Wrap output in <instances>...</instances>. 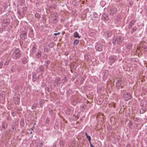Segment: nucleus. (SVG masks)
<instances>
[{"mask_svg":"<svg viewBox=\"0 0 147 147\" xmlns=\"http://www.w3.org/2000/svg\"><path fill=\"white\" fill-rule=\"evenodd\" d=\"M104 48V46L101 45H98L96 46V50L99 51H101Z\"/></svg>","mask_w":147,"mask_h":147,"instance_id":"7ed1b4c3","label":"nucleus"},{"mask_svg":"<svg viewBox=\"0 0 147 147\" xmlns=\"http://www.w3.org/2000/svg\"><path fill=\"white\" fill-rule=\"evenodd\" d=\"M46 121L47 123H48L49 121V119H48V118H47L46 120Z\"/></svg>","mask_w":147,"mask_h":147,"instance_id":"bb28decb","label":"nucleus"},{"mask_svg":"<svg viewBox=\"0 0 147 147\" xmlns=\"http://www.w3.org/2000/svg\"><path fill=\"white\" fill-rule=\"evenodd\" d=\"M45 49H44V51H45Z\"/></svg>","mask_w":147,"mask_h":147,"instance_id":"72a5a7b5","label":"nucleus"},{"mask_svg":"<svg viewBox=\"0 0 147 147\" xmlns=\"http://www.w3.org/2000/svg\"><path fill=\"white\" fill-rule=\"evenodd\" d=\"M123 40V38L120 36H117L113 40V43L116 45V44L120 45L122 42Z\"/></svg>","mask_w":147,"mask_h":147,"instance_id":"f257e3e1","label":"nucleus"},{"mask_svg":"<svg viewBox=\"0 0 147 147\" xmlns=\"http://www.w3.org/2000/svg\"><path fill=\"white\" fill-rule=\"evenodd\" d=\"M24 35V38H25V37L26 36V35L25 34H23L22 35V36H23Z\"/></svg>","mask_w":147,"mask_h":147,"instance_id":"cd10ccee","label":"nucleus"},{"mask_svg":"<svg viewBox=\"0 0 147 147\" xmlns=\"http://www.w3.org/2000/svg\"><path fill=\"white\" fill-rule=\"evenodd\" d=\"M85 134L86 136H88L86 133H85Z\"/></svg>","mask_w":147,"mask_h":147,"instance_id":"c756f323","label":"nucleus"},{"mask_svg":"<svg viewBox=\"0 0 147 147\" xmlns=\"http://www.w3.org/2000/svg\"><path fill=\"white\" fill-rule=\"evenodd\" d=\"M43 70V68L42 66H40L37 69V71H42Z\"/></svg>","mask_w":147,"mask_h":147,"instance_id":"9d476101","label":"nucleus"},{"mask_svg":"<svg viewBox=\"0 0 147 147\" xmlns=\"http://www.w3.org/2000/svg\"><path fill=\"white\" fill-rule=\"evenodd\" d=\"M53 147H56V146H54Z\"/></svg>","mask_w":147,"mask_h":147,"instance_id":"473e14b6","label":"nucleus"},{"mask_svg":"<svg viewBox=\"0 0 147 147\" xmlns=\"http://www.w3.org/2000/svg\"><path fill=\"white\" fill-rule=\"evenodd\" d=\"M146 111V109H141L140 111V113H144Z\"/></svg>","mask_w":147,"mask_h":147,"instance_id":"f3484780","label":"nucleus"},{"mask_svg":"<svg viewBox=\"0 0 147 147\" xmlns=\"http://www.w3.org/2000/svg\"><path fill=\"white\" fill-rule=\"evenodd\" d=\"M79 42V40H76L74 42V44L75 45H77L78 44Z\"/></svg>","mask_w":147,"mask_h":147,"instance_id":"ddd939ff","label":"nucleus"},{"mask_svg":"<svg viewBox=\"0 0 147 147\" xmlns=\"http://www.w3.org/2000/svg\"><path fill=\"white\" fill-rule=\"evenodd\" d=\"M121 79L120 78L117 81V83L116 85V86L117 88H119L120 87L121 85Z\"/></svg>","mask_w":147,"mask_h":147,"instance_id":"423d86ee","label":"nucleus"},{"mask_svg":"<svg viewBox=\"0 0 147 147\" xmlns=\"http://www.w3.org/2000/svg\"><path fill=\"white\" fill-rule=\"evenodd\" d=\"M32 48H35V47L34 46H33Z\"/></svg>","mask_w":147,"mask_h":147,"instance_id":"2f4dec72","label":"nucleus"},{"mask_svg":"<svg viewBox=\"0 0 147 147\" xmlns=\"http://www.w3.org/2000/svg\"><path fill=\"white\" fill-rule=\"evenodd\" d=\"M9 60L7 61H6V62H5L4 63V65H7L9 64Z\"/></svg>","mask_w":147,"mask_h":147,"instance_id":"aec40b11","label":"nucleus"},{"mask_svg":"<svg viewBox=\"0 0 147 147\" xmlns=\"http://www.w3.org/2000/svg\"><path fill=\"white\" fill-rule=\"evenodd\" d=\"M90 146L91 147H94V146H93L91 144H90Z\"/></svg>","mask_w":147,"mask_h":147,"instance_id":"c85d7f7f","label":"nucleus"},{"mask_svg":"<svg viewBox=\"0 0 147 147\" xmlns=\"http://www.w3.org/2000/svg\"><path fill=\"white\" fill-rule=\"evenodd\" d=\"M137 29L136 27H134L133 28V30H131V33H133L134 31H135Z\"/></svg>","mask_w":147,"mask_h":147,"instance_id":"a211bd4d","label":"nucleus"},{"mask_svg":"<svg viewBox=\"0 0 147 147\" xmlns=\"http://www.w3.org/2000/svg\"><path fill=\"white\" fill-rule=\"evenodd\" d=\"M60 34V32H58V33H55L54 34V35L55 36H56V35H59V34Z\"/></svg>","mask_w":147,"mask_h":147,"instance_id":"a878e982","label":"nucleus"},{"mask_svg":"<svg viewBox=\"0 0 147 147\" xmlns=\"http://www.w3.org/2000/svg\"><path fill=\"white\" fill-rule=\"evenodd\" d=\"M3 62L2 61L0 62V69H1L2 67V66L3 65Z\"/></svg>","mask_w":147,"mask_h":147,"instance_id":"412c9836","label":"nucleus"},{"mask_svg":"<svg viewBox=\"0 0 147 147\" xmlns=\"http://www.w3.org/2000/svg\"><path fill=\"white\" fill-rule=\"evenodd\" d=\"M42 146V143L41 142H38L37 144V147H41Z\"/></svg>","mask_w":147,"mask_h":147,"instance_id":"9b49d317","label":"nucleus"},{"mask_svg":"<svg viewBox=\"0 0 147 147\" xmlns=\"http://www.w3.org/2000/svg\"><path fill=\"white\" fill-rule=\"evenodd\" d=\"M49 61H47V63H49Z\"/></svg>","mask_w":147,"mask_h":147,"instance_id":"f704fd0d","label":"nucleus"},{"mask_svg":"<svg viewBox=\"0 0 147 147\" xmlns=\"http://www.w3.org/2000/svg\"><path fill=\"white\" fill-rule=\"evenodd\" d=\"M86 137L88 139V140L89 141H90V140H91V138H90V136H87Z\"/></svg>","mask_w":147,"mask_h":147,"instance_id":"4be33fe9","label":"nucleus"},{"mask_svg":"<svg viewBox=\"0 0 147 147\" xmlns=\"http://www.w3.org/2000/svg\"><path fill=\"white\" fill-rule=\"evenodd\" d=\"M116 10L117 9H114V10L113 11V13H112V10L111 9V13H112V14H113L114 13H115V12L116 11Z\"/></svg>","mask_w":147,"mask_h":147,"instance_id":"5701e85b","label":"nucleus"},{"mask_svg":"<svg viewBox=\"0 0 147 147\" xmlns=\"http://www.w3.org/2000/svg\"><path fill=\"white\" fill-rule=\"evenodd\" d=\"M4 22H5V23H3L2 24V26L3 27H5L7 26L8 24V23L7 22H6L5 23V20H4Z\"/></svg>","mask_w":147,"mask_h":147,"instance_id":"4468645a","label":"nucleus"},{"mask_svg":"<svg viewBox=\"0 0 147 147\" xmlns=\"http://www.w3.org/2000/svg\"><path fill=\"white\" fill-rule=\"evenodd\" d=\"M133 25L130 24L129 26V28H130Z\"/></svg>","mask_w":147,"mask_h":147,"instance_id":"393cba45","label":"nucleus"},{"mask_svg":"<svg viewBox=\"0 0 147 147\" xmlns=\"http://www.w3.org/2000/svg\"><path fill=\"white\" fill-rule=\"evenodd\" d=\"M109 61L111 63H113L115 60V58L114 56H111L109 57Z\"/></svg>","mask_w":147,"mask_h":147,"instance_id":"39448f33","label":"nucleus"},{"mask_svg":"<svg viewBox=\"0 0 147 147\" xmlns=\"http://www.w3.org/2000/svg\"><path fill=\"white\" fill-rule=\"evenodd\" d=\"M14 101L16 104L19 103L20 102V98L18 97H15L14 98Z\"/></svg>","mask_w":147,"mask_h":147,"instance_id":"0eeeda50","label":"nucleus"},{"mask_svg":"<svg viewBox=\"0 0 147 147\" xmlns=\"http://www.w3.org/2000/svg\"><path fill=\"white\" fill-rule=\"evenodd\" d=\"M123 97L126 100H128L131 98V96L130 94L126 93L123 95Z\"/></svg>","mask_w":147,"mask_h":147,"instance_id":"20e7f679","label":"nucleus"},{"mask_svg":"<svg viewBox=\"0 0 147 147\" xmlns=\"http://www.w3.org/2000/svg\"><path fill=\"white\" fill-rule=\"evenodd\" d=\"M20 50L19 49H17L14 51L13 53V58L14 59L18 58L20 57Z\"/></svg>","mask_w":147,"mask_h":147,"instance_id":"f03ea898","label":"nucleus"},{"mask_svg":"<svg viewBox=\"0 0 147 147\" xmlns=\"http://www.w3.org/2000/svg\"><path fill=\"white\" fill-rule=\"evenodd\" d=\"M41 52L38 53L36 54V57L38 58H39L41 56Z\"/></svg>","mask_w":147,"mask_h":147,"instance_id":"2eb2a0df","label":"nucleus"},{"mask_svg":"<svg viewBox=\"0 0 147 147\" xmlns=\"http://www.w3.org/2000/svg\"><path fill=\"white\" fill-rule=\"evenodd\" d=\"M44 102V101L43 100H41L39 102V104L40 106L41 107H42V104Z\"/></svg>","mask_w":147,"mask_h":147,"instance_id":"f8f14e48","label":"nucleus"},{"mask_svg":"<svg viewBox=\"0 0 147 147\" xmlns=\"http://www.w3.org/2000/svg\"><path fill=\"white\" fill-rule=\"evenodd\" d=\"M130 146V145H127V147H129Z\"/></svg>","mask_w":147,"mask_h":147,"instance_id":"7c9ffc66","label":"nucleus"},{"mask_svg":"<svg viewBox=\"0 0 147 147\" xmlns=\"http://www.w3.org/2000/svg\"><path fill=\"white\" fill-rule=\"evenodd\" d=\"M35 16L36 18L38 19H39L40 17V14L38 13H36L35 14Z\"/></svg>","mask_w":147,"mask_h":147,"instance_id":"dca6fc26","label":"nucleus"},{"mask_svg":"<svg viewBox=\"0 0 147 147\" xmlns=\"http://www.w3.org/2000/svg\"><path fill=\"white\" fill-rule=\"evenodd\" d=\"M35 50V48H32V51L34 53Z\"/></svg>","mask_w":147,"mask_h":147,"instance_id":"b1692460","label":"nucleus"},{"mask_svg":"<svg viewBox=\"0 0 147 147\" xmlns=\"http://www.w3.org/2000/svg\"><path fill=\"white\" fill-rule=\"evenodd\" d=\"M135 22L136 21L135 20H132L131 21L130 24L133 25Z\"/></svg>","mask_w":147,"mask_h":147,"instance_id":"6ab92c4d","label":"nucleus"},{"mask_svg":"<svg viewBox=\"0 0 147 147\" xmlns=\"http://www.w3.org/2000/svg\"><path fill=\"white\" fill-rule=\"evenodd\" d=\"M74 37H78L79 38H80V36H79V34L77 32H75L74 33Z\"/></svg>","mask_w":147,"mask_h":147,"instance_id":"1a4fd4ad","label":"nucleus"},{"mask_svg":"<svg viewBox=\"0 0 147 147\" xmlns=\"http://www.w3.org/2000/svg\"><path fill=\"white\" fill-rule=\"evenodd\" d=\"M32 132H30V134H32Z\"/></svg>","mask_w":147,"mask_h":147,"instance_id":"c9c22d12","label":"nucleus"},{"mask_svg":"<svg viewBox=\"0 0 147 147\" xmlns=\"http://www.w3.org/2000/svg\"><path fill=\"white\" fill-rule=\"evenodd\" d=\"M127 49L128 50H130L131 48L132 45L131 44H128L126 46Z\"/></svg>","mask_w":147,"mask_h":147,"instance_id":"6e6552de","label":"nucleus"}]
</instances>
